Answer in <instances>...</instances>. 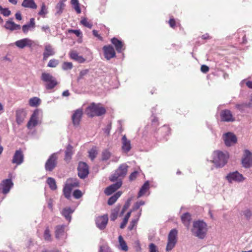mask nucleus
Returning <instances> with one entry per match:
<instances>
[{
  "instance_id": "obj_1",
  "label": "nucleus",
  "mask_w": 252,
  "mask_h": 252,
  "mask_svg": "<svg viewBox=\"0 0 252 252\" xmlns=\"http://www.w3.org/2000/svg\"><path fill=\"white\" fill-rule=\"evenodd\" d=\"M207 230V225L205 222L197 220L193 222L191 231L194 236L202 239L206 236Z\"/></svg>"
},
{
  "instance_id": "obj_2",
  "label": "nucleus",
  "mask_w": 252,
  "mask_h": 252,
  "mask_svg": "<svg viewBox=\"0 0 252 252\" xmlns=\"http://www.w3.org/2000/svg\"><path fill=\"white\" fill-rule=\"evenodd\" d=\"M105 108L100 103H92L86 109V113L89 117L100 116L106 113Z\"/></svg>"
},
{
  "instance_id": "obj_3",
  "label": "nucleus",
  "mask_w": 252,
  "mask_h": 252,
  "mask_svg": "<svg viewBox=\"0 0 252 252\" xmlns=\"http://www.w3.org/2000/svg\"><path fill=\"white\" fill-rule=\"evenodd\" d=\"M213 156L212 162L218 167L223 166L226 163L229 157L227 153H224L220 151H215Z\"/></svg>"
},
{
  "instance_id": "obj_4",
  "label": "nucleus",
  "mask_w": 252,
  "mask_h": 252,
  "mask_svg": "<svg viewBox=\"0 0 252 252\" xmlns=\"http://www.w3.org/2000/svg\"><path fill=\"white\" fill-rule=\"evenodd\" d=\"M41 79L45 83V88L47 90H52L58 84L57 79L49 73H42Z\"/></svg>"
},
{
  "instance_id": "obj_5",
  "label": "nucleus",
  "mask_w": 252,
  "mask_h": 252,
  "mask_svg": "<svg viewBox=\"0 0 252 252\" xmlns=\"http://www.w3.org/2000/svg\"><path fill=\"white\" fill-rule=\"evenodd\" d=\"M128 167V165L126 163L121 164L114 174L110 178V180L111 182L120 180L122 181V179L124 178L127 174Z\"/></svg>"
},
{
  "instance_id": "obj_6",
  "label": "nucleus",
  "mask_w": 252,
  "mask_h": 252,
  "mask_svg": "<svg viewBox=\"0 0 252 252\" xmlns=\"http://www.w3.org/2000/svg\"><path fill=\"white\" fill-rule=\"evenodd\" d=\"M178 231L176 229H172L168 236V242L166 247V251L169 252L175 246L177 242Z\"/></svg>"
},
{
  "instance_id": "obj_7",
  "label": "nucleus",
  "mask_w": 252,
  "mask_h": 252,
  "mask_svg": "<svg viewBox=\"0 0 252 252\" xmlns=\"http://www.w3.org/2000/svg\"><path fill=\"white\" fill-rule=\"evenodd\" d=\"M78 175L81 179H85L89 173L88 165L84 162H80L78 164Z\"/></svg>"
},
{
  "instance_id": "obj_8",
  "label": "nucleus",
  "mask_w": 252,
  "mask_h": 252,
  "mask_svg": "<svg viewBox=\"0 0 252 252\" xmlns=\"http://www.w3.org/2000/svg\"><path fill=\"white\" fill-rule=\"evenodd\" d=\"M57 158L56 153H54L50 156L45 165L46 171H51L55 168L57 165Z\"/></svg>"
},
{
  "instance_id": "obj_9",
  "label": "nucleus",
  "mask_w": 252,
  "mask_h": 252,
  "mask_svg": "<svg viewBox=\"0 0 252 252\" xmlns=\"http://www.w3.org/2000/svg\"><path fill=\"white\" fill-rule=\"evenodd\" d=\"M220 117L222 122H232L235 120L231 111L228 109L222 110L220 113Z\"/></svg>"
},
{
  "instance_id": "obj_10",
  "label": "nucleus",
  "mask_w": 252,
  "mask_h": 252,
  "mask_svg": "<svg viewBox=\"0 0 252 252\" xmlns=\"http://www.w3.org/2000/svg\"><path fill=\"white\" fill-rule=\"evenodd\" d=\"M103 51L105 58L107 60L116 57V52L114 48L111 45H105L103 47Z\"/></svg>"
},
{
  "instance_id": "obj_11",
  "label": "nucleus",
  "mask_w": 252,
  "mask_h": 252,
  "mask_svg": "<svg viewBox=\"0 0 252 252\" xmlns=\"http://www.w3.org/2000/svg\"><path fill=\"white\" fill-rule=\"evenodd\" d=\"M223 139L226 146L229 147L236 143L237 139L235 135L231 132H227L223 135Z\"/></svg>"
},
{
  "instance_id": "obj_12",
  "label": "nucleus",
  "mask_w": 252,
  "mask_h": 252,
  "mask_svg": "<svg viewBox=\"0 0 252 252\" xmlns=\"http://www.w3.org/2000/svg\"><path fill=\"white\" fill-rule=\"evenodd\" d=\"M13 186V183L11 179H5L2 181L0 184V189L1 190L2 193L6 194L9 192Z\"/></svg>"
},
{
  "instance_id": "obj_13",
  "label": "nucleus",
  "mask_w": 252,
  "mask_h": 252,
  "mask_svg": "<svg viewBox=\"0 0 252 252\" xmlns=\"http://www.w3.org/2000/svg\"><path fill=\"white\" fill-rule=\"evenodd\" d=\"M83 115V111L81 109L76 110L72 115L71 119L74 126H77L79 125Z\"/></svg>"
},
{
  "instance_id": "obj_14",
  "label": "nucleus",
  "mask_w": 252,
  "mask_h": 252,
  "mask_svg": "<svg viewBox=\"0 0 252 252\" xmlns=\"http://www.w3.org/2000/svg\"><path fill=\"white\" fill-rule=\"evenodd\" d=\"M226 179L229 183L232 182H242L244 180V178L241 174L237 171L230 173L226 176Z\"/></svg>"
},
{
  "instance_id": "obj_15",
  "label": "nucleus",
  "mask_w": 252,
  "mask_h": 252,
  "mask_svg": "<svg viewBox=\"0 0 252 252\" xmlns=\"http://www.w3.org/2000/svg\"><path fill=\"white\" fill-rule=\"evenodd\" d=\"M24 161V154L21 149L16 150L13 155L12 163L17 165L21 164Z\"/></svg>"
},
{
  "instance_id": "obj_16",
  "label": "nucleus",
  "mask_w": 252,
  "mask_h": 252,
  "mask_svg": "<svg viewBox=\"0 0 252 252\" xmlns=\"http://www.w3.org/2000/svg\"><path fill=\"white\" fill-rule=\"evenodd\" d=\"M122 185V181L121 180L117 181L116 183L107 187L104 190V193L107 195H110L120 188Z\"/></svg>"
},
{
  "instance_id": "obj_17",
  "label": "nucleus",
  "mask_w": 252,
  "mask_h": 252,
  "mask_svg": "<svg viewBox=\"0 0 252 252\" xmlns=\"http://www.w3.org/2000/svg\"><path fill=\"white\" fill-rule=\"evenodd\" d=\"M108 217L107 215H104L97 217L95 222L97 226L100 229H103L106 227L108 223Z\"/></svg>"
},
{
  "instance_id": "obj_18",
  "label": "nucleus",
  "mask_w": 252,
  "mask_h": 252,
  "mask_svg": "<svg viewBox=\"0 0 252 252\" xmlns=\"http://www.w3.org/2000/svg\"><path fill=\"white\" fill-rule=\"evenodd\" d=\"M242 164L246 168H249L252 165V153L249 150L245 151V157L242 159Z\"/></svg>"
},
{
  "instance_id": "obj_19",
  "label": "nucleus",
  "mask_w": 252,
  "mask_h": 252,
  "mask_svg": "<svg viewBox=\"0 0 252 252\" xmlns=\"http://www.w3.org/2000/svg\"><path fill=\"white\" fill-rule=\"evenodd\" d=\"M111 41L118 53H122L125 50L126 47L122 41L116 37H113L111 39Z\"/></svg>"
},
{
  "instance_id": "obj_20",
  "label": "nucleus",
  "mask_w": 252,
  "mask_h": 252,
  "mask_svg": "<svg viewBox=\"0 0 252 252\" xmlns=\"http://www.w3.org/2000/svg\"><path fill=\"white\" fill-rule=\"evenodd\" d=\"M27 116L25 109H18L16 111V121L18 125L22 124Z\"/></svg>"
},
{
  "instance_id": "obj_21",
  "label": "nucleus",
  "mask_w": 252,
  "mask_h": 252,
  "mask_svg": "<svg viewBox=\"0 0 252 252\" xmlns=\"http://www.w3.org/2000/svg\"><path fill=\"white\" fill-rule=\"evenodd\" d=\"M38 111L35 110L32 114L30 120L29 121L27 126L29 129H31L35 126L38 124Z\"/></svg>"
},
{
  "instance_id": "obj_22",
  "label": "nucleus",
  "mask_w": 252,
  "mask_h": 252,
  "mask_svg": "<svg viewBox=\"0 0 252 252\" xmlns=\"http://www.w3.org/2000/svg\"><path fill=\"white\" fill-rule=\"evenodd\" d=\"M32 44V41L27 38L17 40L15 42V45L21 49H23L26 46L31 47Z\"/></svg>"
},
{
  "instance_id": "obj_23",
  "label": "nucleus",
  "mask_w": 252,
  "mask_h": 252,
  "mask_svg": "<svg viewBox=\"0 0 252 252\" xmlns=\"http://www.w3.org/2000/svg\"><path fill=\"white\" fill-rule=\"evenodd\" d=\"M122 150L123 152L127 153L131 149L130 141L124 135L122 138Z\"/></svg>"
},
{
  "instance_id": "obj_24",
  "label": "nucleus",
  "mask_w": 252,
  "mask_h": 252,
  "mask_svg": "<svg viewBox=\"0 0 252 252\" xmlns=\"http://www.w3.org/2000/svg\"><path fill=\"white\" fill-rule=\"evenodd\" d=\"M22 6L25 8L35 9L37 8V5L34 0H23Z\"/></svg>"
},
{
  "instance_id": "obj_25",
  "label": "nucleus",
  "mask_w": 252,
  "mask_h": 252,
  "mask_svg": "<svg viewBox=\"0 0 252 252\" xmlns=\"http://www.w3.org/2000/svg\"><path fill=\"white\" fill-rule=\"evenodd\" d=\"M4 27L5 29L10 31L19 30L21 28L20 25L15 24L11 21H6Z\"/></svg>"
},
{
  "instance_id": "obj_26",
  "label": "nucleus",
  "mask_w": 252,
  "mask_h": 252,
  "mask_svg": "<svg viewBox=\"0 0 252 252\" xmlns=\"http://www.w3.org/2000/svg\"><path fill=\"white\" fill-rule=\"evenodd\" d=\"M65 225H57L55 228V236L57 239H60L63 235L64 233Z\"/></svg>"
},
{
  "instance_id": "obj_27",
  "label": "nucleus",
  "mask_w": 252,
  "mask_h": 252,
  "mask_svg": "<svg viewBox=\"0 0 252 252\" xmlns=\"http://www.w3.org/2000/svg\"><path fill=\"white\" fill-rule=\"evenodd\" d=\"M54 54V52L50 45L45 46V51L43 53V60H46L47 58Z\"/></svg>"
},
{
  "instance_id": "obj_28",
  "label": "nucleus",
  "mask_w": 252,
  "mask_h": 252,
  "mask_svg": "<svg viewBox=\"0 0 252 252\" xmlns=\"http://www.w3.org/2000/svg\"><path fill=\"white\" fill-rule=\"evenodd\" d=\"M141 210H140L137 215L136 216L135 218L133 219L130 222V223L128 226V229L130 231L132 230L134 227L136 226L137 222L139 220V218L141 216Z\"/></svg>"
},
{
  "instance_id": "obj_29",
  "label": "nucleus",
  "mask_w": 252,
  "mask_h": 252,
  "mask_svg": "<svg viewBox=\"0 0 252 252\" xmlns=\"http://www.w3.org/2000/svg\"><path fill=\"white\" fill-rule=\"evenodd\" d=\"M70 57L80 63H83L85 61V59L83 57L79 56L78 53L74 51L70 52Z\"/></svg>"
},
{
  "instance_id": "obj_30",
  "label": "nucleus",
  "mask_w": 252,
  "mask_h": 252,
  "mask_svg": "<svg viewBox=\"0 0 252 252\" xmlns=\"http://www.w3.org/2000/svg\"><path fill=\"white\" fill-rule=\"evenodd\" d=\"M35 27V21L33 18H31L30 23L28 24L24 25L22 26L23 32L26 33L28 32L31 28H34Z\"/></svg>"
},
{
  "instance_id": "obj_31",
  "label": "nucleus",
  "mask_w": 252,
  "mask_h": 252,
  "mask_svg": "<svg viewBox=\"0 0 252 252\" xmlns=\"http://www.w3.org/2000/svg\"><path fill=\"white\" fill-rule=\"evenodd\" d=\"M73 212V211L70 208H65L63 210L62 214L67 220L70 221L71 219V214Z\"/></svg>"
},
{
  "instance_id": "obj_32",
  "label": "nucleus",
  "mask_w": 252,
  "mask_h": 252,
  "mask_svg": "<svg viewBox=\"0 0 252 252\" xmlns=\"http://www.w3.org/2000/svg\"><path fill=\"white\" fill-rule=\"evenodd\" d=\"M65 185L73 189L74 188L78 187L79 183L77 179L71 178L67 180Z\"/></svg>"
},
{
  "instance_id": "obj_33",
  "label": "nucleus",
  "mask_w": 252,
  "mask_h": 252,
  "mask_svg": "<svg viewBox=\"0 0 252 252\" xmlns=\"http://www.w3.org/2000/svg\"><path fill=\"white\" fill-rule=\"evenodd\" d=\"M150 184L148 181H146L145 182V183L143 184V185L141 188L138 194V197H140L143 195H144L146 192L147 191V190L149 189Z\"/></svg>"
},
{
  "instance_id": "obj_34",
  "label": "nucleus",
  "mask_w": 252,
  "mask_h": 252,
  "mask_svg": "<svg viewBox=\"0 0 252 252\" xmlns=\"http://www.w3.org/2000/svg\"><path fill=\"white\" fill-rule=\"evenodd\" d=\"M122 192L121 191H118L113 196L110 197L108 200V204L109 205H112L114 204L117 199L121 196Z\"/></svg>"
},
{
  "instance_id": "obj_35",
  "label": "nucleus",
  "mask_w": 252,
  "mask_h": 252,
  "mask_svg": "<svg viewBox=\"0 0 252 252\" xmlns=\"http://www.w3.org/2000/svg\"><path fill=\"white\" fill-rule=\"evenodd\" d=\"M181 220L183 223L188 227L191 220V216L188 213H185L182 216Z\"/></svg>"
},
{
  "instance_id": "obj_36",
  "label": "nucleus",
  "mask_w": 252,
  "mask_h": 252,
  "mask_svg": "<svg viewBox=\"0 0 252 252\" xmlns=\"http://www.w3.org/2000/svg\"><path fill=\"white\" fill-rule=\"evenodd\" d=\"M72 149L73 147L71 145H68L66 149L65 152V158L64 159L65 160H70L71 158V156L72 155Z\"/></svg>"
},
{
  "instance_id": "obj_37",
  "label": "nucleus",
  "mask_w": 252,
  "mask_h": 252,
  "mask_svg": "<svg viewBox=\"0 0 252 252\" xmlns=\"http://www.w3.org/2000/svg\"><path fill=\"white\" fill-rule=\"evenodd\" d=\"M44 239L48 242L52 241V236L49 226H47L43 233Z\"/></svg>"
},
{
  "instance_id": "obj_38",
  "label": "nucleus",
  "mask_w": 252,
  "mask_h": 252,
  "mask_svg": "<svg viewBox=\"0 0 252 252\" xmlns=\"http://www.w3.org/2000/svg\"><path fill=\"white\" fill-rule=\"evenodd\" d=\"M120 246V249L124 251H127L128 250V247L126 245V242L124 240L123 237L120 235L118 238Z\"/></svg>"
},
{
  "instance_id": "obj_39",
  "label": "nucleus",
  "mask_w": 252,
  "mask_h": 252,
  "mask_svg": "<svg viewBox=\"0 0 252 252\" xmlns=\"http://www.w3.org/2000/svg\"><path fill=\"white\" fill-rule=\"evenodd\" d=\"M47 183L52 190H56L57 188L55 180L51 177H49L47 180Z\"/></svg>"
},
{
  "instance_id": "obj_40",
  "label": "nucleus",
  "mask_w": 252,
  "mask_h": 252,
  "mask_svg": "<svg viewBox=\"0 0 252 252\" xmlns=\"http://www.w3.org/2000/svg\"><path fill=\"white\" fill-rule=\"evenodd\" d=\"M40 103V99L37 97H33L29 100V105L32 107H36Z\"/></svg>"
},
{
  "instance_id": "obj_41",
  "label": "nucleus",
  "mask_w": 252,
  "mask_h": 252,
  "mask_svg": "<svg viewBox=\"0 0 252 252\" xmlns=\"http://www.w3.org/2000/svg\"><path fill=\"white\" fill-rule=\"evenodd\" d=\"M48 13L47 8L44 3H42L41 7V10L38 12V15L42 18H45L46 15Z\"/></svg>"
},
{
  "instance_id": "obj_42",
  "label": "nucleus",
  "mask_w": 252,
  "mask_h": 252,
  "mask_svg": "<svg viewBox=\"0 0 252 252\" xmlns=\"http://www.w3.org/2000/svg\"><path fill=\"white\" fill-rule=\"evenodd\" d=\"M72 189L65 185L63 189V195L65 196V198L67 199H69L71 196V192L72 191Z\"/></svg>"
},
{
  "instance_id": "obj_43",
  "label": "nucleus",
  "mask_w": 252,
  "mask_h": 252,
  "mask_svg": "<svg viewBox=\"0 0 252 252\" xmlns=\"http://www.w3.org/2000/svg\"><path fill=\"white\" fill-rule=\"evenodd\" d=\"M131 212H132V211L128 212L125 216V218L123 220V222H122V223L121 224V225H120L121 228H122V229L124 228L126 226V224H127V223L128 222V219H129V217H130Z\"/></svg>"
},
{
  "instance_id": "obj_44",
  "label": "nucleus",
  "mask_w": 252,
  "mask_h": 252,
  "mask_svg": "<svg viewBox=\"0 0 252 252\" xmlns=\"http://www.w3.org/2000/svg\"><path fill=\"white\" fill-rule=\"evenodd\" d=\"M97 154V151L96 149V147H94L92 148L89 151V157L92 160H93L96 157Z\"/></svg>"
},
{
  "instance_id": "obj_45",
  "label": "nucleus",
  "mask_w": 252,
  "mask_h": 252,
  "mask_svg": "<svg viewBox=\"0 0 252 252\" xmlns=\"http://www.w3.org/2000/svg\"><path fill=\"white\" fill-rule=\"evenodd\" d=\"M65 4L63 2L60 1L56 5V9L57 10V13L61 14L63 11Z\"/></svg>"
},
{
  "instance_id": "obj_46",
  "label": "nucleus",
  "mask_w": 252,
  "mask_h": 252,
  "mask_svg": "<svg viewBox=\"0 0 252 252\" xmlns=\"http://www.w3.org/2000/svg\"><path fill=\"white\" fill-rule=\"evenodd\" d=\"M71 3L73 5L74 8L77 13H81V9L79 7V3L78 0H71Z\"/></svg>"
},
{
  "instance_id": "obj_47",
  "label": "nucleus",
  "mask_w": 252,
  "mask_h": 252,
  "mask_svg": "<svg viewBox=\"0 0 252 252\" xmlns=\"http://www.w3.org/2000/svg\"><path fill=\"white\" fill-rule=\"evenodd\" d=\"M111 154L108 150H104L102 153V160H107L109 159L111 157Z\"/></svg>"
},
{
  "instance_id": "obj_48",
  "label": "nucleus",
  "mask_w": 252,
  "mask_h": 252,
  "mask_svg": "<svg viewBox=\"0 0 252 252\" xmlns=\"http://www.w3.org/2000/svg\"><path fill=\"white\" fill-rule=\"evenodd\" d=\"M168 23L171 28L175 29L176 27H181V24L179 23L176 22L174 18H170L169 20Z\"/></svg>"
},
{
  "instance_id": "obj_49",
  "label": "nucleus",
  "mask_w": 252,
  "mask_h": 252,
  "mask_svg": "<svg viewBox=\"0 0 252 252\" xmlns=\"http://www.w3.org/2000/svg\"><path fill=\"white\" fill-rule=\"evenodd\" d=\"M80 22L82 25L88 28L91 29L93 27V24L89 22L86 18H83Z\"/></svg>"
},
{
  "instance_id": "obj_50",
  "label": "nucleus",
  "mask_w": 252,
  "mask_h": 252,
  "mask_svg": "<svg viewBox=\"0 0 252 252\" xmlns=\"http://www.w3.org/2000/svg\"><path fill=\"white\" fill-rule=\"evenodd\" d=\"M0 11L3 16L7 17L11 14V11L8 8H3L0 5Z\"/></svg>"
},
{
  "instance_id": "obj_51",
  "label": "nucleus",
  "mask_w": 252,
  "mask_h": 252,
  "mask_svg": "<svg viewBox=\"0 0 252 252\" xmlns=\"http://www.w3.org/2000/svg\"><path fill=\"white\" fill-rule=\"evenodd\" d=\"M59 64L58 60L56 59L50 60L48 63L47 66L49 67H55Z\"/></svg>"
},
{
  "instance_id": "obj_52",
  "label": "nucleus",
  "mask_w": 252,
  "mask_h": 252,
  "mask_svg": "<svg viewBox=\"0 0 252 252\" xmlns=\"http://www.w3.org/2000/svg\"><path fill=\"white\" fill-rule=\"evenodd\" d=\"M119 208H116L111 214L110 219L111 220L114 221L117 218Z\"/></svg>"
},
{
  "instance_id": "obj_53",
  "label": "nucleus",
  "mask_w": 252,
  "mask_h": 252,
  "mask_svg": "<svg viewBox=\"0 0 252 252\" xmlns=\"http://www.w3.org/2000/svg\"><path fill=\"white\" fill-rule=\"evenodd\" d=\"M235 107L240 111H243L246 108L249 107L248 103H243L241 104H237Z\"/></svg>"
},
{
  "instance_id": "obj_54",
  "label": "nucleus",
  "mask_w": 252,
  "mask_h": 252,
  "mask_svg": "<svg viewBox=\"0 0 252 252\" xmlns=\"http://www.w3.org/2000/svg\"><path fill=\"white\" fill-rule=\"evenodd\" d=\"M72 63L70 62H64L62 65V68L63 70L71 69H72Z\"/></svg>"
},
{
  "instance_id": "obj_55",
  "label": "nucleus",
  "mask_w": 252,
  "mask_h": 252,
  "mask_svg": "<svg viewBox=\"0 0 252 252\" xmlns=\"http://www.w3.org/2000/svg\"><path fill=\"white\" fill-rule=\"evenodd\" d=\"M82 191L79 189H76L73 192V196L76 199H79L82 196Z\"/></svg>"
},
{
  "instance_id": "obj_56",
  "label": "nucleus",
  "mask_w": 252,
  "mask_h": 252,
  "mask_svg": "<svg viewBox=\"0 0 252 252\" xmlns=\"http://www.w3.org/2000/svg\"><path fill=\"white\" fill-rule=\"evenodd\" d=\"M144 204L145 202L143 201L136 202L131 211H134L138 210L141 206L143 205Z\"/></svg>"
},
{
  "instance_id": "obj_57",
  "label": "nucleus",
  "mask_w": 252,
  "mask_h": 252,
  "mask_svg": "<svg viewBox=\"0 0 252 252\" xmlns=\"http://www.w3.org/2000/svg\"><path fill=\"white\" fill-rule=\"evenodd\" d=\"M149 252H158L156 246L154 244L151 243L149 245Z\"/></svg>"
},
{
  "instance_id": "obj_58",
  "label": "nucleus",
  "mask_w": 252,
  "mask_h": 252,
  "mask_svg": "<svg viewBox=\"0 0 252 252\" xmlns=\"http://www.w3.org/2000/svg\"><path fill=\"white\" fill-rule=\"evenodd\" d=\"M138 174V172L136 171H135L131 173L129 176V179L130 181L134 180L137 177Z\"/></svg>"
},
{
  "instance_id": "obj_59",
  "label": "nucleus",
  "mask_w": 252,
  "mask_h": 252,
  "mask_svg": "<svg viewBox=\"0 0 252 252\" xmlns=\"http://www.w3.org/2000/svg\"><path fill=\"white\" fill-rule=\"evenodd\" d=\"M130 206V203L129 201H127L124 205V206L123 207L122 210L121 211V215H123L124 214L125 211L128 208V207Z\"/></svg>"
},
{
  "instance_id": "obj_60",
  "label": "nucleus",
  "mask_w": 252,
  "mask_h": 252,
  "mask_svg": "<svg viewBox=\"0 0 252 252\" xmlns=\"http://www.w3.org/2000/svg\"><path fill=\"white\" fill-rule=\"evenodd\" d=\"M68 32L69 33H74L77 37H79L81 34L80 30H69Z\"/></svg>"
},
{
  "instance_id": "obj_61",
  "label": "nucleus",
  "mask_w": 252,
  "mask_h": 252,
  "mask_svg": "<svg viewBox=\"0 0 252 252\" xmlns=\"http://www.w3.org/2000/svg\"><path fill=\"white\" fill-rule=\"evenodd\" d=\"M109 250V247L106 246H102L100 247L99 252H108Z\"/></svg>"
},
{
  "instance_id": "obj_62",
  "label": "nucleus",
  "mask_w": 252,
  "mask_h": 252,
  "mask_svg": "<svg viewBox=\"0 0 252 252\" xmlns=\"http://www.w3.org/2000/svg\"><path fill=\"white\" fill-rule=\"evenodd\" d=\"M89 72V69H84L80 71L79 74V77L80 78H82L85 75H87Z\"/></svg>"
},
{
  "instance_id": "obj_63",
  "label": "nucleus",
  "mask_w": 252,
  "mask_h": 252,
  "mask_svg": "<svg viewBox=\"0 0 252 252\" xmlns=\"http://www.w3.org/2000/svg\"><path fill=\"white\" fill-rule=\"evenodd\" d=\"M93 34L95 37L98 38L100 40L102 41L103 40V38L98 33V32L96 30H94L93 31Z\"/></svg>"
},
{
  "instance_id": "obj_64",
  "label": "nucleus",
  "mask_w": 252,
  "mask_h": 252,
  "mask_svg": "<svg viewBox=\"0 0 252 252\" xmlns=\"http://www.w3.org/2000/svg\"><path fill=\"white\" fill-rule=\"evenodd\" d=\"M209 68L206 65H202L201 66V71L203 73H207L209 71Z\"/></svg>"
}]
</instances>
